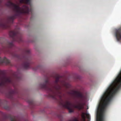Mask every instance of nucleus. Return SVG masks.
<instances>
[{
  "label": "nucleus",
  "mask_w": 121,
  "mask_h": 121,
  "mask_svg": "<svg viewBox=\"0 0 121 121\" xmlns=\"http://www.w3.org/2000/svg\"><path fill=\"white\" fill-rule=\"evenodd\" d=\"M117 91H105L101 98L103 103L102 105L99 108L100 113L99 115H103L105 108L109 103Z\"/></svg>",
  "instance_id": "f257e3e1"
},
{
  "label": "nucleus",
  "mask_w": 121,
  "mask_h": 121,
  "mask_svg": "<svg viewBox=\"0 0 121 121\" xmlns=\"http://www.w3.org/2000/svg\"><path fill=\"white\" fill-rule=\"evenodd\" d=\"M48 97L51 98L53 99L58 100L59 99L61 100V96L60 91H48Z\"/></svg>",
  "instance_id": "f03ea898"
},
{
  "label": "nucleus",
  "mask_w": 121,
  "mask_h": 121,
  "mask_svg": "<svg viewBox=\"0 0 121 121\" xmlns=\"http://www.w3.org/2000/svg\"><path fill=\"white\" fill-rule=\"evenodd\" d=\"M5 95L6 97L11 100L14 98V96L15 95L17 96L19 98H20L19 96L20 94H19L18 91H5Z\"/></svg>",
  "instance_id": "7ed1b4c3"
},
{
  "label": "nucleus",
  "mask_w": 121,
  "mask_h": 121,
  "mask_svg": "<svg viewBox=\"0 0 121 121\" xmlns=\"http://www.w3.org/2000/svg\"><path fill=\"white\" fill-rule=\"evenodd\" d=\"M61 105L64 108L68 109L69 113H71L74 111V110L71 108L72 104L69 101H66L64 103H60Z\"/></svg>",
  "instance_id": "20e7f679"
},
{
  "label": "nucleus",
  "mask_w": 121,
  "mask_h": 121,
  "mask_svg": "<svg viewBox=\"0 0 121 121\" xmlns=\"http://www.w3.org/2000/svg\"><path fill=\"white\" fill-rule=\"evenodd\" d=\"M119 81V80L116 79L109 86L108 88V90L110 91V90H117L118 87L117 86V84Z\"/></svg>",
  "instance_id": "39448f33"
},
{
  "label": "nucleus",
  "mask_w": 121,
  "mask_h": 121,
  "mask_svg": "<svg viewBox=\"0 0 121 121\" xmlns=\"http://www.w3.org/2000/svg\"><path fill=\"white\" fill-rule=\"evenodd\" d=\"M5 119H10L11 121H18L19 120L17 117L9 114L6 115L4 117Z\"/></svg>",
  "instance_id": "423d86ee"
},
{
  "label": "nucleus",
  "mask_w": 121,
  "mask_h": 121,
  "mask_svg": "<svg viewBox=\"0 0 121 121\" xmlns=\"http://www.w3.org/2000/svg\"><path fill=\"white\" fill-rule=\"evenodd\" d=\"M74 107L79 110H80L83 109L84 104L82 103H79L78 105H74Z\"/></svg>",
  "instance_id": "0eeeda50"
},
{
  "label": "nucleus",
  "mask_w": 121,
  "mask_h": 121,
  "mask_svg": "<svg viewBox=\"0 0 121 121\" xmlns=\"http://www.w3.org/2000/svg\"><path fill=\"white\" fill-rule=\"evenodd\" d=\"M76 95L77 97L81 99H82L84 98V95L82 93H77Z\"/></svg>",
  "instance_id": "6e6552de"
},
{
  "label": "nucleus",
  "mask_w": 121,
  "mask_h": 121,
  "mask_svg": "<svg viewBox=\"0 0 121 121\" xmlns=\"http://www.w3.org/2000/svg\"><path fill=\"white\" fill-rule=\"evenodd\" d=\"M87 115V113H86L84 112H82V113L81 116L82 117L83 119V121H85V115Z\"/></svg>",
  "instance_id": "1a4fd4ad"
},
{
  "label": "nucleus",
  "mask_w": 121,
  "mask_h": 121,
  "mask_svg": "<svg viewBox=\"0 0 121 121\" xmlns=\"http://www.w3.org/2000/svg\"><path fill=\"white\" fill-rule=\"evenodd\" d=\"M27 101L30 104L33 105L34 104V101L33 100L31 99H28Z\"/></svg>",
  "instance_id": "9d476101"
},
{
  "label": "nucleus",
  "mask_w": 121,
  "mask_h": 121,
  "mask_svg": "<svg viewBox=\"0 0 121 121\" xmlns=\"http://www.w3.org/2000/svg\"><path fill=\"white\" fill-rule=\"evenodd\" d=\"M4 108L7 110H9L10 109V107L6 105L4 106Z\"/></svg>",
  "instance_id": "9b49d317"
},
{
  "label": "nucleus",
  "mask_w": 121,
  "mask_h": 121,
  "mask_svg": "<svg viewBox=\"0 0 121 121\" xmlns=\"http://www.w3.org/2000/svg\"><path fill=\"white\" fill-rule=\"evenodd\" d=\"M99 121H103V115H99Z\"/></svg>",
  "instance_id": "f8f14e48"
},
{
  "label": "nucleus",
  "mask_w": 121,
  "mask_h": 121,
  "mask_svg": "<svg viewBox=\"0 0 121 121\" xmlns=\"http://www.w3.org/2000/svg\"><path fill=\"white\" fill-rule=\"evenodd\" d=\"M2 101L0 99V106H1L2 104Z\"/></svg>",
  "instance_id": "ddd939ff"
},
{
  "label": "nucleus",
  "mask_w": 121,
  "mask_h": 121,
  "mask_svg": "<svg viewBox=\"0 0 121 121\" xmlns=\"http://www.w3.org/2000/svg\"><path fill=\"white\" fill-rule=\"evenodd\" d=\"M73 121H78L77 119H75L73 120Z\"/></svg>",
  "instance_id": "4468645a"
},
{
  "label": "nucleus",
  "mask_w": 121,
  "mask_h": 121,
  "mask_svg": "<svg viewBox=\"0 0 121 121\" xmlns=\"http://www.w3.org/2000/svg\"><path fill=\"white\" fill-rule=\"evenodd\" d=\"M68 121H72L71 120H69Z\"/></svg>",
  "instance_id": "2eb2a0df"
},
{
  "label": "nucleus",
  "mask_w": 121,
  "mask_h": 121,
  "mask_svg": "<svg viewBox=\"0 0 121 121\" xmlns=\"http://www.w3.org/2000/svg\"><path fill=\"white\" fill-rule=\"evenodd\" d=\"M75 91V92H77L78 91Z\"/></svg>",
  "instance_id": "dca6fc26"
}]
</instances>
